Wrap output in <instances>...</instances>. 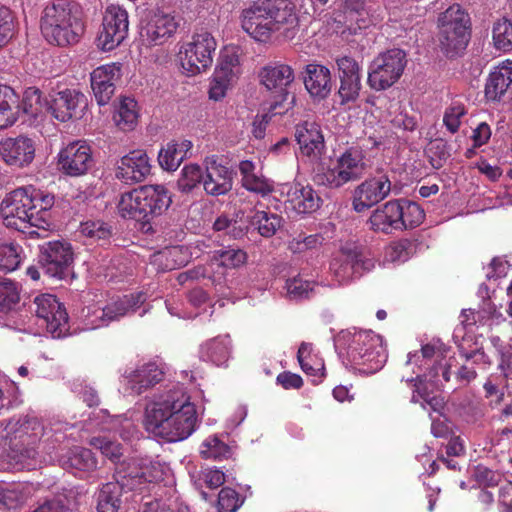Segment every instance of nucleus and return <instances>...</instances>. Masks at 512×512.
<instances>
[{
  "label": "nucleus",
  "mask_w": 512,
  "mask_h": 512,
  "mask_svg": "<svg viewBox=\"0 0 512 512\" xmlns=\"http://www.w3.org/2000/svg\"><path fill=\"white\" fill-rule=\"evenodd\" d=\"M54 204L53 194L28 185L8 193L1 202L0 213L6 227L37 238L50 229V209Z\"/></svg>",
  "instance_id": "1"
},
{
  "label": "nucleus",
  "mask_w": 512,
  "mask_h": 512,
  "mask_svg": "<svg viewBox=\"0 0 512 512\" xmlns=\"http://www.w3.org/2000/svg\"><path fill=\"white\" fill-rule=\"evenodd\" d=\"M10 458L21 469L32 470L38 464V445L52 437V429L44 427L35 416L25 415L10 419L6 426Z\"/></svg>",
  "instance_id": "2"
},
{
  "label": "nucleus",
  "mask_w": 512,
  "mask_h": 512,
  "mask_svg": "<svg viewBox=\"0 0 512 512\" xmlns=\"http://www.w3.org/2000/svg\"><path fill=\"white\" fill-rule=\"evenodd\" d=\"M335 346L351 365L365 373L380 370L388 357L382 337L373 331H341Z\"/></svg>",
  "instance_id": "3"
},
{
  "label": "nucleus",
  "mask_w": 512,
  "mask_h": 512,
  "mask_svg": "<svg viewBox=\"0 0 512 512\" xmlns=\"http://www.w3.org/2000/svg\"><path fill=\"white\" fill-rule=\"evenodd\" d=\"M40 28L48 43L65 47L80 41L85 23L77 5L68 0H57L45 7Z\"/></svg>",
  "instance_id": "4"
},
{
  "label": "nucleus",
  "mask_w": 512,
  "mask_h": 512,
  "mask_svg": "<svg viewBox=\"0 0 512 512\" xmlns=\"http://www.w3.org/2000/svg\"><path fill=\"white\" fill-rule=\"evenodd\" d=\"M34 312L36 325L31 323V317L28 321L21 320L19 323L8 324L16 331L27 334H39L40 330H46L53 338H64L69 333V318L65 306L52 294H40L34 299Z\"/></svg>",
  "instance_id": "5"
},
{
  "label": "nucleus",
  "mask_w": 512,
  "mask_h": 512,
  "mask_svg": "<svg viewBox=\"0 0 512 512\" xmlns=\"http://www.w3.org/2000/svg\"><path fill=\"white\" fill-rule=\"evenodd\" d=\"M160 202V186L144 185L122 194L118 203V212L122 218L140 221V230L145 234H153L156 229L158 203Z\"/></svg>",
  "instance_id": "6"
},
{
  "label": "nucleus",
  "mask_w": 512,
  "mask_h": 512,
  "mask_svg": "<svg viewBox=\"0 0 512 512\" xmlns=\"http://www.w3.org/2000/svg\"><path fill=\"white\" fill-rule=\"evenodd\" d=\"M368 169L365 149L359 144H352L340 152L333 168L316 176V181L330 189H339L349 182L362 179Z\"/></svg>",
  "instance_id": "7"
},
{
  "label": "nucleus",
  "mask_w": 512,
  "mask_h": 512,
  "mask_svg": "<svg viewBox=\"0 0 512 512\" xmlns=\"http://www.w3.org/2000/svg\"><path fill=\"white\" fill-rule=\"evenodd\" d=\"M125 464L116 469V481L108 482L102 486L98 495V512H117L121 504L122 491H137L140 494L158 488V470L154 467V474L149 480H143L137 474H128Z\"/></svg>",
  "instance_id": "8"
},
{
  "label": "nucleus",
  "mask_w": 512,
  "mask_h": 512,
  "mask_svg": "<svg viewBox=\"0 0 512 512\" xmlns=\"http://www.w3.org/2000/svg\"><path fill=\"white\" fill-rule=\"evenodd\" d=\"M259 78L267 90L277 93L269 104L272 115H282L291 109L295 97L289 93L288 87L293 83L295 75L290 65L281 62L269 63L260 70Z\"/></svg>",
  "instance_id": "9"
},
{
  "label": "nucleus",
  "mask_w": 512,
  "mask_h": 512,
  "mask_svg": "<svg viewBox=\"0 0 512 512\" xmlns=\"http://www.w3.org/2000/svg\"><path fill=\"white\" fill-rule=\"evenodd\" d=\"M406 64V53L402 49L394 48L379 54L369 65L367 84L375 91L390 88L400 79Z\"/></svg>",
  "instance_id": "10"
},
{
  "label": "nucleus",
  "mask_w": 512,
  "mask_h": 512,
  "mask_svg": "<svg viewBox=\"0 0 512 512\" xmlns=\"http://www.w3.org/2000/svg\"><path fill=\"white\" fill-rule=\"evenodd\" d=\"M216 47V40L211 33L203 30L195 33L192 41L184 45L178 53L182 68L189 75L206 71L212 65Z\"/></svg>",
  "instance_id": "11"
},
{
  "label": "nucleus",
  "mask_w": 512,
  "mask_h": 512,
  "mask_svg": "<svg viewBox=\"0 0 512 512\" xmlns=\"http://www.w3.org/2000/svg\"><path fill=\"white\" fill-rule=\"evenodd\" d=\"M128 28L127 11L119 5L107 6L103 15L102 29L96 38L97 47L104 52L112 51L126 39Z\"/></svg>",
  "instance_id": "12"
},
{
  "label": "nucleus",
  "mask_w": 512,
  "mask_h": 512,
  "mask_svg": "<svg viewBox=\"0 0 512 512\" xmlns=\"http://www.w3.org/2000/svg\"><path fill=\"white\" fill-rule=\"evenodd\" d=\"M40 263L46 275L66 279L72 274L73 251L68 242L50 241L40 248Z\"/></svg>",
  "instance_id": "13"
},
{
  "label": "nucleus",
  "mask_w": 512,
  "mask_h": 512,
  "mask_svg": "<svg viewBox=\"0 0 512 512\" xmlns=\"http://www.w3.org/2000/svg\"><path fill=\"white\" fill-rule=\"evenodd\" d=\"M122 383L131 394L140 395L160 382V360L158 356L143 358L134 367L122 374Z\"/></svg>",
  "instance_id": "14"
},
{
  "label": "nucleus",
  "mask_w": 512,
  "mask_h": 512,
  "mask_svg": "<svg viewBox=\"0 0 512 512\" xmlns=\"http://www.w3.org/2000/svg\"><path fill=\"white\" fill-rule=\"evenodd\" d=\"M93 164L92 149L83 140L68 143L57 154L59 170L70 177H80L87 174Z\"/></svg>",
  "instance_id": "15"
},
{
  "label": "nucleus",
  "mask_w": 512,
  "mask_h": 512,
  "mask_svg": "<svg viewBox=\"0 0 512 512\" xmlns=\"http://www.w3.org/2000/svg\"><path fill=\"white\" fill-rule=\"evenodd\" d=\"M342 264L335 259L331 263L337 277L341 280L348 279L353 275L360 277L363 273L374 269L375 261L368 257L366 249L356 243H346L340 249Z\"/></svg>",
  "instance_id": "16"
},
{
  "label": "nucleus",
  "mask_w": 512,
  "mask_h": 512,
  "mask_svg": "<svg viewBox=\"0 0 512 512\" xmlns=\"http://www.w3.org/2000/svg\"><path fill=\"white\" fill-rule=\"evenodd\" d=\"M89 444L95 449L100 450L103 456L114 463L115 470L119 465L125 464V469L128 474H137L143 480H149L150 475L154 474V467H156L158 470V479L160 478V464L158 462L151 463L150 466H147L138 465L136 460L133 458L121 461L123 456V447L116 441L108 439L107 437H93L90 439Z\"/></svg>",
  "instance_id": "17"
},
{
  "label": "nucleus",
  "mask_w": 512,
  "mask_h": 512,
  "mask_svg": "<svg viewBox=\"0 0 512 512\" xmlns=\"http://www.w3.org/2000/svg\"><path fill=\"white\" fill-rule=\"evenodd\" d=\"M86 105V96L75 89L53 92L45 99V109L60 122L77 117Z\"/></svg>",
  "instance_id": "18"
},
{
  "label": "nucleus",
  "mask_w": 512,
  "mask_h": 512,
  "mask_svg": "<svg viewBox=\"0 0 512 512\" xmlns=\"http://www.w3.org/2000/svg\"><path fill=\"white\" fill-rule=\"evenodd\" d=\"M391 191V181L387 175L366 179L359 184L353 193V209L362 213L384 200Z\"/></svg>",
  "instance_id": "19"
},
{
  "label": "nucleus",
  "mask_w": 512,
  "mask_h": 512,
  "mask_svg": "<svg viewBox=\"0 0 512 512\" xmlns=\"http://www.w3.org/2000/svg\"><path fill=\"white\" fill-rule=\"evenodd\" d=\"M35 153V141L28 136L7 137L0 141V157L10 167L22 169L30 166Z\"/></svg>",
  "instance_id": "20"
},
{
  "label": "nucleus",
  "mask_w": 512,
  "mask_h": 512,
  "mask_svg": "<svg viewBox=\"0 0 512 512\" xmlns=\"http://www.w3.org/2000/svg\"><path fill=\"white\" fill-rule=\"evenodd\" d=\"M268 17L264 0H255L241 11V27L256 41L267 42L273 34Z\"/></svg>",
  "instance_id": "21"
},
{
  "label": "nucleus",
  "mask_w": 512,
  "mask_h": 512,
  "mask_svg": "<svg viewBox=\"0 0 512 512\" xmlns=\"http://www.w3.org/2000/svg\"><path fill=\"white\" fill-rule=\"evenodd\" d=\"M269 15L272 33L284 30L286 37H291L298 26L296 5L292 0H264Z\"/></svg>",
  "instance_id": "22"
},
{
  "label": "nucleus",
  "mask_w": 512,
  "mask_h": 512,
  "mask_svg": "<svg viewBox=\"0 0 512 512\" xmlns=\"http://www.w3.org/2000/svg\"><path fill=\"white\" fill-rule=\"evenodd\" d=\"M121 77V64L110 63L97 67L91 73V87L97 103L106 105L115 91V83Z\"/></svg>",
  "instance_id": "23"
},
{
  "label": "nucleus",
  "mask_w": 512,
  "mask_h": 512,
  "mask_svg": "<svg viewBox=\"0 0 512 512\" xmlns=\"http://www.w3.org/2000/svg\"><path fill=\"white\" fill-rule=\"evenodd\" d=\"M147 302V296L144 292H139L137 294L124 295L121 298H118L115 301H112L105 306H102L104 318L107 320V326L113 322L118 321L122 317L137 312L142 317L147 314L151 308L149 303Z\"/></svg>",
  "instance_id": "24"
},
{
  "label": "nucleus",
  "mask_w": 512,
  "mask_h": 512,
  "mask_svg": "<svg viewBox=\"0 0 512 512\" xmlns=\"http://www.w3.org/2000/svg\"><path fill=\"white\" fill-rule=\"evenodd\" d=\"M150 172L151 165L146 153L135 150L121 158L116 176L125 184H134L143 181Z\"/></svg>",
  "instance_id": "25"
},
{
  "label": "nucleus",
  "mask_w": 512,
  "mask_h": 512,
  "mask_svg": "<svg viewBox=\"0 0 512 512\" xmlns=\"http://www.w3.org/2000/svg\"><path fill=\"white\" fill-rule=\"evenodd\" d=\"M197 412L184 409L182 414L170 415L162 419V440L178 442L187 439L195 430Z\"/></svg>",
  "instance_id": "26"
},
{
  "label": "nucleus",
  "mask_w": 512,
  "mask_h": 512,
  "mask_svg": "<svg viewBox=\"0 0 512 512\" xmlns=\"http://www.w3.org/2000/svg\"><path fill=\"white\" fill-rule=\"evenodd\" d=\"M295 137L303 155L320 158L325 151L321 127L316 122L304 121L296 126Z\"/></svg>",
  "instance_id": "27"
},
{
  "label": "nucleus",
  "mask_w": 512,
  "mask_h": 512,
  "mask_svg": "<svg viewBox=\"0 0 512 512\" xmlns=\"http://www.w3.org/2000/svg\"><path fill=\"white\" fill-rule=\"evenodd\" d=\"M304 85L310 96L318 101L326 99L333 87L331 72L328 67L310 63L305 67Z\"/></svg>",
  "instance_id": "28"
},
{
  "label": "nucleus",
  "mask_w": 512,
  "mask_h": 512,
  "mask_svg": "<svg viewBox=\"0 0 512 512\" xmlns=\"http://www.w3.org/2000/svg\"><path fill=\"white\" fill-rule=\"evenodd\" d=\"M512 87V60H505L496 66L485 83L487 101L499 102Z\"/></svg>",
  "instance_id": "29"
},
{
  "label": "nucleus",
  "mask_w": 512,
  "mask_h": 512,
  "mask_svg": "<svg viewBox=\"0 0 512 512\" xmlns=\"http://www.w3.org/2000/svg\"><path fill=\"white\" fill-rule=\"evenodd\" d=\"M398 202L390 200L376 208L368 219L369 227L377 233L392 234L395 231H401L402 222Z\"/></svg>",
  "instance_id": "30"
},
{
  "label": "nucleus",
  "mask_w": 512,
  "mask_h": 512,
  "mask_svg": "<svg viewBox=\"0 0 512 512\" xmlns=\"http://www.w3.org/2000/svg\"><path fill=\"white\" fill-rule=\"evenodd\" d=\"M286 203L298 214H310L318 210L322 199L309 185L294 183L287 186Z\"/></svg>",
  "instance_id": "31"
},
{
  "label": "nucleus",
  "mask_w": 512,
  "mask_h": 512,
  "mask_svg": "<svg viewBox=\"0 0 512 512\" xmlns=\"http://www.w3.org/2000/svg\"><path fill=\"white\" fill-rule=\"evenodd\" d=\"M232 172L228 167L212 161L206 166L203 175V187L207 194L212 196L225 195L232 189Z\"/></svg>",
  "instance_id": "32"
},
{
  "label": "nucleus",
  "mask_w": 512,
  "mask_h": 512,
  "mask_svg": "<svg viewBox=\"0 0 512 512\" xmlns=\"http://www.w3.org/2000/svg\"><path fill=\"white\" fill-rule=\"evenodd\" d=\"M184 409L190 412H197L196 405L191 401V397L185 387L179 382L162 393V419L170 415L182 414Z\"/></svg>",
  "instance_id": "33"
},
{
  "label": "nucleus",
  "mask_w": 512,
  "mask_h": 512,
  "mask_svg": "<svg viewBox=\"0 0 512 512\" xmlns=\"http://www.w3.org/2000/svg\"><path fill=\"white\" fill-rule=\"evenodd\" d=\"M159 22L160 18L155 14L150 19L142 18L140 26L141 56L145 60L152 58L156 66H158V52L160 51L157 43L160 36Z\"/></svg>",
  "instance_id": "34"
},
{
  "label": "nucleus",
  "mask_w": 512,
  "mask_h": 512,
  "mask_svg": "<svg viewBox=\"0 0 512 512\" xmlns=\"http://www.w3.org/2000/svg\"><path fill=\"white\" fill-rule=\"evenodd\" d=\"M60 465L73 472H92L97 468V459L90 449L75 446L59 458Z\"/></svg>",
  "instance_id": "35"
},
{
  "label": "nucleus",
  "mask_w": 512,
  "mask_h": 512,
  "mask_svg": "<svg viewBox=\"0 0 512 512\" xmlns=\"http://www.w3.org/2000/svg\"><path fill=\"white\" fill-rule=\"evenodd\" d=\"M231 354V339L229 335H219L200 345L199 357L201 360L211 362L216 366L227 363Z\"/></svg>",
  "instance_id": "36"
},
{
  "label": "nucleus",
  "mask_w": 512,
  "mask_h": 512,
  "mask_svg": "<svg viewBox=\"0 0 512 512\" xmlns=\"http://www.w3.org/2000/svg\"><path fill=\"white\" fill-rule=\"evenodd\" d=\"M19 115V95L10 86L0 85V130L14 125Z\"/></svg>",
  "instance_id": "37"
},
{
  "label": "nucleus",
  "mask_w": 512,
  "mask_h": 512,
  "mask_svg": "<svg viewBox=\"0 0 512 512\" xmlns=\"http://www.w3.org/2000/svg\"><path fill=\"white\" fill-rule=\"evenodd\" d=\"M471 37L470 31L439 29V43L442 52L448 58L462 54Z\"/></svg>",
  "instance_id": "38"
},
{
  "label": "nucleus",
  "mask_w": 512,
  "mask_h": 512,
  "mask_svg": "<svg viewBox=\"0 0 512 512\" xmlns=\"http://www.w3.org/2000/svg\"><path fill=\"white\" fill-rule=\"evenodd\" d=\"M38 490L39 484L30 482L15 483L3 488L0 496L5 506L16 508L35 496Z\"/></svg>",
  "instance_id": "39"
},
{
  "label": "nucleus",
  "mask_w": 512,
  "mask_h": 512,
  "mask_svg": "<svg viewBox=\"0 0 512 512\" xmlns=\"http://www.w3.org/2000/svg\"><path fill=\"white\" fill-rule=\"evenodd\" d=\"M438 26L439 29L471 32L470 16L459 4L451 5L439 16Z\"/></svg>",
  "instance_id": "40"
},
{
  "label": "nucleus",
  "mask_w": 512,
  "mask_h": 512,
  "mask_svg": "<svg viewBox=\"0 0 512 512\" xmlns=\"http://www.w3.org/2000/svg\"><path fill=\"white\" fill-rule=\"evenodd\" d=\"M142 425L147 437L160 442V396L146 398Z\"/></svg>",
  "instance_id": "41"
},
{
  "label": "nucleus",
  "mask_w": 512,
  "mask_h": 512,
  "mask_svg": "<svg viewBox=\"0 0 512 512\" xmlns=\"http://www.w3.org/2000/svg\"><path fill=\"white\" fill-rule=\"evenodd\" d=\"M397 202L401 214V231L414 229L423 223L425 212L418 203L405 198L397 199Z\"/></svg>",
  "instance_id": "42"
},
{
  "label": "nucleus",
  "mask_w": 512,
  "mask_h": 512,
  "mask_svg": "<svg viewBox=\"0 0 512 512\" xmlns=\"http://www.w3.org/2000/svg\"><path fill=\"white\" fill-rule=\"evenodd\" d=\"M297 359L302 371L308 375L320 379L323 376L324 364L312 354V345L306 342L301 343L297 352Z\"/></svg>",
  "instance_id": "43"
},
{
  "label": "nucleus",
  "mask_w": 512,
  "mask_h": 512,
  "mask_svg": "<svg viewBox=\"0 0 512 512\" xmlns=\"http://www.w3.org/2000/svg\"><path fill=\"white\" fill-rule=\"evenodd\" d=\"M211 267L237 268L247 261V253L240 248H227L214 252Z\"/></svg>",
  "instance_id": "44"
},
{
  "label": "nucleus",
  "mask_w": 512,
  "mask_h": 512,
  "mask_svg": "<svg viewBox=\"0 0 512 512\" xmlns=\"http://www.w3.org/2000/svg\"><path fill=\"white\" fill-rule=\"evenodd\" d=\"M99 414H102L103 418H105L104 422L97 424L101 429L117 430L124 440H130L133 437L135 427L128 418H123L119 415L111 416L107 410H100Z\"/></svg>",
  "instance_id": "45"
},
{
  "label": "nucleus",
  "mask_w": 512,
  "mask_h": 512,
  "mask_svg": "<svg viewBox=\"0 0 512 512\" xmlns=\"http://www.w3.org/2000/svg\"><path fill=\"white\" fill-rule=\"evenodd\" d=\"M137 103L134 99L125 97L123 98L113 116L116 125L125 130L131 129L137 121Z\"/></svg>",
  "instance_id": "46"
},
{
  "label": "nucleus",
  "mask_w": 512,
  "mask_h": 512,
  "mask_svg": "<svg viewBox=\"0 0 512 512\" xmlns=\"http://www.w3.org/2000/svg\"><path fill=\"white\" fill-rule=\"evenodd\" d=\"M191 148L192 143L189 140H183L181 143L168 144L167 149L165 150L162 169L167 171L176 170L186 158L187 153Z\"/></svg>",
  "instance_id": "47"
},
{
  "label": "nucleus",
  "mask_w": 512,
  "mask_h": 512,
  "mask_svg": "<svg viewBox=\"0 0 512 512\" xmlns=\"http://www.w3.org/2000/svg\"><path fill=\"white\" fill-rule=\"evenodd\" d=\"M492 39L496 49L512 50V21L507 18L497 20L493 25Z\"/></svg>",
  "instance_id": "48"
},
{
  "label": "nucleus",
  "mask_w": 512,
  "mask_h": 512,
  "mask_svg": "<svg viewBox=\"0 0 512 512\" xmlns=\"http://www.w3.org/2000/svg\"><path fill=\"white\" fill-rule=\"evenodd\" d=\"M323 241L324 237L320 233L307 235L304 232H300L289 240L288 250L294 254H302L320 248Z\"/></svg>",
  "instance_id": "49"
},
{
  "label": "nucleus",
  "mask_w": 512,
  "mask_h": 512,
  "mask_svg": "<svg viewBox=\"0 0 512 512\" xmlns=\"http://www.w3.org/2000/svg\"><path fill=\"white\" fill-rule=\"evenodd\" d=\"M22 252V247L18 244H0V270L11 272L17 269L22 261Z\"/></svg>",
  "instance_id": "50"
},
{
  "label": "nucleus",
  "mask_w": 512,
  "mask_h": 512,
  "mask_svg": "<svg viewBox=\"0 0 512 512\" xmlns=\"http://www.w3.org/2000/svg\"><path fill=\"white\" fill-rule=\"evenodd\" d=\"M200 454L204 459L223 460L230 456L231 449L218 437L210 436L201 444Z\"/></svg>",
  "instance_id": "51"
},
{
  "label": "nucleus",
  "mask_w": 512,
  "mask_h": 512,
  "mask_svg": "<svg viewBox=\"0 0 512 512\" xmlns=\"http://www.w3.org/2000/svg\"><path fill=\"white\" fill-rule=\"evenodd\" d=\"M345 8L346 18L350 21H356V27H349V30L356 34L357 29L366 28L369 21L365 18V1L364 0H342Z\"/></svg>",
  "instance_id": "52"
},
{
  "label": "nucleus",
  "mask_w": 512,
  "mask_h": 512,
  "mask_svg": "<svg viewBox=\"0 0 512 512\" xmlns=\"http://www.w3.org/2000/svg\"><path fill=\"white\" fill-rule=\"evenodd\" d=\"M315 282L304 280L300 275L286 281L287 296L291 300L308 299L314 292Z\"/></svg>",
  "instance_id": "53"
},
{
  "label": "nucleus",
  "mask_w": 512,
  "mask_h": 512,
  "mask_svg": "<svg viewBox=\"0 0 512 512\" xmlns=\"http://www.w3.org/2000/svg\"><path fill=\"white\" fill-rule=\"evenodd\" d=\"M201 182H203L201 167L197 164H190L182 169L181 177L177 181V187L182 193H189Z\"/></svg>",
  "instance_id": "54"
},
{
  "label": "nucleus",
  "mask_w": 512,
  "mask_h": 512,
  "mask_svg": "<svg viewBox=\"0 0 512 512\" xmlns=\"http://www.w3.org/2000/svg\"><path fill=\"white\" fill-rule=\"evenodd\" d=\"M253 218L260 235L266 238L272 237L280 228L282 222L281 216L266 211H257Z\"/></svg>",
  "instance_id": "55"
},
{
  "label": "nucleus",
  "mask_w": 512,
  "mask_h": 512,
  "mask_svg": "<svg viewBox=\"0 0 512 512\" xmlns=\"http://www.w3.org/2000/svg\"><path fill=\"white\" fill-rule=\"evenodd\" d=\"M42 108H45V100H42L41 91L36 87H28L20 102V113L35 117L42 111Z\"/></svg>",
  "instance_id": "56"
},
{
  "label": "nucleus",
  "mask_w": 512,
  "mask_h": 512,
  "mask_svg": "<svg viewBox=\"0 0 512 512\" xmlns=\"http://www.w3.org/2000/svg\"><path fill=\"white\" fill-rule=\"evenodd\" d=\"M361 87V78L339 79V88L336 95L340 99V105L355 102L359 98Z\"/></svg>",
  "instance_id": "57"
},
{
  "label": "nucleus",
  "mask_w": 512,
  "mask_h": 512,
  "mask_svg": "<svg viewBox=\"0 0 512 512\" xmlns=\"http://www.w3.org/2000/svg\"><path fill=\"white\" fill-rule=\"evenodd\" d=\"M19 299L20 294L17 284L8 278H0V310H11Z\"/></svg>",
  "instance_id": "58"
},
{
  "label": "nucleus",
  "mask_w": 512,
  "mask_h": 512,
  "mask_svg": "<svg viewBox=\"0 0 512 512\" xmlns=\"http://www.w3.org/2000/svg\"><path fill=\"white\" fill-rule=\"evenodd\" d=\"M165 263L162 265L163 269L174 270L184 266L188 262V255L183 246H167L162 249V260Z\"/></svg>",
  "instance_id": "59"
},
{
  "label": "nucleus",
  "mask_w": 512,
  "mask_h": 512,
  "mask_svg": "<svg viewBox=\"0 0 512 512\" xmlns=\"http://www.w3.org/2000/svg\"><path fill=\"white\" fill-rule=\"evenodd\" d=\"M79 231L83 236L91 240H105L111 235L110 226L101 220L82 222Z\"/></svg>",
  "instance_id": "60"
},
{
  "label": "nucleus",
  "mask_w": 512,
  "mask_h": 512,
  "mask_svg": "<svg viewBox=\"0 0 512 512\" xmlns=\"http://www.w3.org/2000/svg\"><path fill=\"white\" fill-rule=\"evenodd\" d=\"M226 73L227 70L225 69H215L209 89L210 99L218 101L226 95V91L233 80Z\"/></svg>",
  "instance_id": "61"
},
{
  "label": "nucleus",
  "mask_w": 512,
  "mask_h": 512,
  "mask_svg": "<svg viewBox=\"0 0 512 512\" xmlns=\"http://www.w3.org/2000/svg\"><path fill=\"white\" fill-rule=\"evenodd\" d=\"M103 308L97 304L87 306L82 311L83 330H94L107 326V320L102 315Z\"/></svg>",
  "instance_id": "62"
},
{
  "label": "nucleus",
  "mask_w": 512,
  "mask_h": 512,
  "mask_svg": "<svg viewBox=\"0 0 512 512\" xmlns=\"http://www.w3.org/2000/svg\"><path fill=\"white\" fill-rule=\"evenodd\" d=\"M242 187L249 192L265 197L274 191V182L262 175L255 174L241 182Z\"/></svg>",
  "instance_id": "63"
},
{
  "label": "nucleus",
  "mask_w": 512,
  "mask_h": 512,
  "mask_svg": "<svg viewBox=\"0 0 512 512\" xmlns=\"http://www.w3.org/2000/svg\"><path fill=\"white\" fill-rule=\"evenodd\" d=\"M241 504L242 501L236 490L229 487L220 490L217 502L218 512H236Z\"/></svg>",
  "instance_id": "64"
}]
</instances>
